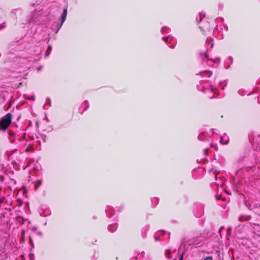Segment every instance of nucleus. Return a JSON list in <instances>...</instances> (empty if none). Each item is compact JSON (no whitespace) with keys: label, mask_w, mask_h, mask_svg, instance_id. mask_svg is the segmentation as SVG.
I'll return each mask as SVG.
<instances>
[{"label":"nucleus","mask_w":260,"mask_h":260,"mask_svg":"<svg viewBox=\"0 0 260 260\" xmlns=\"http://www.w3.org/2000/svg\"><path fill=\"white\" fill-rule=\"evenodd\" d=\"M12 116L11 113H7L0 120V131H5L12 122Z\"/></svg>","instance_id":"obj_1"},{"label":"nucleus","mask_w":260,"mask_h":260,"mask_svg":"<svg viewBox=\"0 0 260 260\" xmlns=\"http://www.w3.org/2000/svg\"><path fill=\"white\" fill-rule=\"evenodd\" d=\"M7 258V253L4 247L0 245V260H4Z\"/></svg>","instance_id":"obj_2"},{"label":"nucleus","mask_w":260,"mask_h":260,"mask_svg":"<svg viewBox=\"0 0 260 260\" xmlns=\"http://www.w3.org/2000/svg\"><path fill=\"white\" fill-rule=\"evenodd\" d=\"M67 15V9H64L62 14H61V23L59 26V27H60L62 26L63 23L66 20Z\"/></svg>","instance_id":"obj_3"},{"label":"nucleus","mask_w":260,"mask_h":260,"mask_svg":"<svg viewBox=\"0 0 260 260\" xmlns=\"http://www.w3.org/2000/svg\"><path fill=\"white\" fill-rule=\"evenodd\" d=\"M208 136L205 133H202L198 136V139L200 140L203 141L208 139Z\"/></svg>","instance_id":"obj_4"},{"label":"nucleus","mask_w":260,"mask_h":260,"mask_svg":"<svg viewBox=\"0 0 260 260\" xmlns=\"http://www.w3.org/2000/svg\"><path fill=\"white\" fill-rule=\"evenodd\" d=\"M229 138L226 136H222L220 139V142L223 144H227L229 143Z\"/></svg>","instance_id":"obj_5"},{"label":"nucleus","mask_w":260,"mask_h":260,"mask_svg":"<svg viewBox=\"0 0 260 260\" xmlns=\"http://www.w3.org/2000/svg\"><path fill=\"white\" fill-rule=\"evenodd\" d=\"M249 220V216L247 215H241L239 217L240 221H247Z\"/></svg>","instance_id":"obj_6"},{"label":"nucleus","mask_w":260,"mask_h":260,"mask_svg":"<svg viewBox=\"0 0 260 260\" xmlns=\"http://www.w3.org/2000/svg\"><path fill=\"white\" fill-rule=\"evenodd\" d=\"M117 228V225L116 224H113L110 225L108 226V230L110 231L113 232L116 230Z\"/></svg>","instance_id":"obj_7"},{"label":"nucleus","mask_w":260,"mask_h":260,"mask_svg":"<svg viewBox=\"0 0 260 260\" xmlns=\"http://www.w3.org/2000/svg\"><path fill=\"white\" fill-rule=\"evenodd\" d=\"M205 16V14L203 13H200L199 17L197 18V21L199 22H200L202 21V19Z\"/></svg>","instance_id":"obj_8"},{"label":"nucleus","mask_w":260,"mask_h":260,"mask_svg":"<svg viewBox=\"0 0 260 260\" xmlns=\"http://www.w3.org/2000/svg\"><path fill=\"white\" fill-rule=\"evenodd\" d=\"M201 75H202L203 74H206L209 77H210L212 75V72L210 71H202L200 73Z\"/></svg>","instance_id":"obj_9"},{"label":"nucleus","mask_w":260,"mask_h":260,"mask_svg":"<svg viewBox=\"0 0 260 260\" xmlns=\"http://www.w3.org/2000/svg\"><path fill=\"white\" fill-rule=\"evenodd\" d=\"M51 49H52L51 46H49L48 47L47 50L46 51V52L45 53L46 56H48L49 55V54L51 51Z\"/></svg>","instance_id":"obj_10"},{"label":"nucleus","mask_w":260,"mask_h":260,"mask_svg":"<svg viewBox=\"0 0 260 260\" xmlns=\"http://www.w3.org/2000/svg\"><path fill=\"white\" fill-rule=\"evenodd\" d=\"M172 39V38L170 37H168L167 38H165V37H162V40H164V41H165L166 42V43H168V40H171Z\"/></svg>","instance_id":"obj_11"},{"label":"nucleus","mask_w":260,"mask_h":260,"mask_svg":"<svg viewBox=\"0 0 260 260\" xmlns=\"http://www.w3.org/2000/svg\"><path fill=\"white\" fill-rule=\"evenodd\" d=\"M200 55L201 56H204L205 58H207L208 57V55L206 53H201Z\"/></svg>","instance_id":"obj_12"},{"label":"nucleus","mask_w":260,"mask_h":260,"mask_svg":"<svg viewBox=\"0 0 260 260\" xmlns=\"http://www.w3.org/2000/svg\"><path fill=\"white\" fill-rule=\"evenodd\" d=\"M8 134L10 136L12 137H14L15 136V133L11 131H9Z\"/></svg>","instance_id":"obj_13"},{"label":"nucleus","mask_w":260,"mask_h":260,"mask_svg":"<svg viewBox=\"0 0 260 260\" xmlns=\"http://www.w3.org/2000/svg\"><path fill=\"white\" fill-rule=\"evenodd\" d=\"M26 98L27 99L31 100L33 101H34L35 100V97L34 95H30V96H27Z\"/></svg>","instance_id":"obj_14"},{"label":"nucleus","mask_w":260,"mask_h":260,"mask_svg":"<svg viewBox=\"0 0 260 260\" xmlns=\"http://www.w3.org/2000/svg\"><path fill=\"white\" fill-rule=\"evenodd\" d=\"M5 199V198H3L0 199V208H1V204L4 202Z\"/></svg>","instance_id":"obj_15"},{"label":"nucleus","mask_w":260,"mask_h":260,"mask_svg":"<svg viewBox=\"0 0 260 260\" xmlns=\"http://www.w3.org/2000/svg\"><path fill=\"white\" fill-rule=\"evenodd\" d=\"M204 260H212V257L211 256H207Z\"/></svg>","instance_id":"obj_16"},{"label":"nucleus","mask_w":260,"mask_h":260,"mask_svg":"<svg viewBox=\"0 0 260 260\" xmlns=\"http://www.w3.org/2000/svg\"><path fill=\"white\" fill-rule=\"evenodd\" d=\"M29 241H30V242L31 243V245L32 246H34V244H33V243L32 241V239H31V237L30 236H29Z\"/></svg>","instance_id":"obj_17"},{"label":"nucleus","mask_w":260,"mask_h":260,"mask_svg":"<svg viewBox=\"0 0 260 260\" xmlns=\"http://www.w3.org/2000/svg\"><path fill=\"white\" fill-rule=\"evenodd\" d=\"M166 29V28H165V27H163V28H161V32H162V34H164V33L165 32V29Z\"/></svg>","instance_id":"obj_18"},{"label":"nucleus","mask_w":260,"mask_h":260,"mask_svg":"<svg viewBox=\"0 0 260 260\" xmlns=\"http://www.w3.org/2000/svg\"><path fill=\"white\" fill-rule=\"evenodd\" d=\"M24 233H25L24 231H23H23H22V232H21V234H22V237H23V236H24Z\"/></svg>","instance_id":"obj_19"},{"label":"nucleus","mask_w":260,"mask_h":260,"mask_svg":"<svg viewBox=\"0 0 260 260\" xmlns=\"http://www.w3.org/2000/svg\"><path fill=\"white\" fill-rule=\"evenodd\" d=\"M29 151V149L28 148H27L26 149H25V152H28Z\"/></svg>","instance_id":"obj_20"},{"label":"nucleus","mask_w":260,"mask_h":260,"mask_svg":"<svg viewBox=\"0 0 260 260\" xmlns=\"http://www.w3.org/2000/svg\"><path fill=\"white\" fill-rule=\"evenodd\" d=\"M159 237H157V236H156V237H155V240H156V241H158V240H159Z\"/></svg>","instance_id":"obj_21"},{"label":"nucleus","mask_w":260,"mask_h":260,"mask_svg":"<svg viewBox=\"0 0 260 260\" xmlns=\"http://www.w3.org/2000/svg\"><path fill=\"white\" fill-rule=\"evenodd\" d=\"M29 256L30 258H31L32 256H34V254H29Z\"/></svg>","instance_id":"obj_22"},{"label":"nucleus","mask_w":260,"mask_h":260,"mask_svg":"<svg viewBox=\"0 0 260 260\" xmlns=\"http://www.w3.org/2000/svg\"><path fill=\"white\" fill-rule=\"evenodd\" d=\"M223 226H221L219 229V231H221L222 229H223Z\"/></svg>","instance_id":"obj_23"},{"label":"nucleus","mask_w":260,"mask_h":260,"mask_svg":"<svg viewBox=\"0 0 260 260\" xmlns=\"http://www.w3.org/2000/svg\"><path fill=\"white\" fill-rule=\"evenodd\" d=\"M14 141H15V140H14V139H12V140H10V142H11V143H12V142H13Z\"/></svg>","instance_id":"obj_24"},{"label":"nucleus","mask_w":260,"mask_h":260,"mask_svg":"<svg viewBox=\"0 0 260 260\" xmlns=\"http://www.w3.org/2000/svg\"><path fill=\"white\" fill-rule=\"evenodd\" d=\"M192 244H193V242H191V243H189V245H192Z\"/></svg>","instance_id":"obj_25"},{"label":"nucleus","mask_w":260,"mask_h":260,"mask_svg":"<svg viewBox=\"0 0 260 260\" xmlns=\"http://www.w3.org/2000/svg\"><path fill=\"white\" fill-rule=\"evenodd\" d=\"M41 67H39V68H38V71H39V70H41Z\"/></svg>","instance_id":"obj_26"},{"label":"nucleus","mask_w":260,"mask_h":260,"mask_svg":"<svg viewBox=\"0 0 260 260\" xmlns=\"http://www.w3.org/2000/svg\"><path fill=\"white\" fill-rule=\"evenodd\" d=\"M179 260H182V257H181L179 258Z\"/></svg>","instance_id":"obj_27"},{"label":"nucleus","mask_w":260,"mask_h":260,"mask_svg":"<svg viewBox=\"0 0 260 260\" xmlns=\"http://www.w3.org/2000/svg\"><path fill=\"white\" fill-rule=\"evenodd\" d=\"M213 44L212 43V44H211V47H212V46H213Z\"/></svg>","instance_id":"obj_28"},{"label":"nucleus","mask_w":260,"mask_h":260,"mask_svg":"<svg viewBox=\"0 0 260 260\" xmlns=\"http://www.w3.org/2000/svg\"><path fill=\"white\" fill-rule=\"evenodd\" d=\"M259 84H260V82L259 83Z\"/></svg>","instance_id":"obj_29"}]
</instances>
